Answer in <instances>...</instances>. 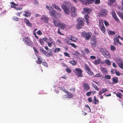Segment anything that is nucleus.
<instances>
[{
    "mask_svg": "<svg viewBox=\"0 0 123 123\" xmlns=\"http://www.w3.org/2000/svg\"><path fill=\"white\" fill-rule=\"evenodd\" d=\"M83 19L82 18H79L77 20V23L76 25V27L77 29H80L84 25Z\"/></svg>",
    "mask_w": 123,
    "mask_h": 123,
    "instance_id": "nucleus-1",
    "label": "nucleus"
},
{
    "mask_svg": "<svg viewBox=\"0 0 123 123\" xmlns=\"http://www.w3.org/2000/svg\"><path fill=\"white\" fill-rule=\"evenodd\" d=\"M108 11L105 9H102L100 11L98 15L99 17H105L108 14Z\"/></svg>",
    "mask_w": 123,
    "mask_h": 123,
    "instance_id": "nucleus-2",
    "label": "nucleus"
},
{
    "mask_svg": "<svg viewBox=\"0 0 123 123\" xmlns=\"http://www.w3.org/2000/svg\"><path fill=\"white\" fill-rule=\"evenodd\" d=\"M73 71L78 77H83V74L82 73L83 71L80 68H76L74 69Z\"/></svg>",
    "mask_w": 123,
    "mask_h": 123,
    "instance_id": "nucleus-3",
    "label": "nucleus"
},
{
    "mask_svg": "<svg viewBox=\"0 0 123 123\" xmlns=\"http://www.w3.org/2000/svg\"><path fill=\"white\" fill-rule=\"evenodd\" d=\"M116 62L119 67L121 69H123V62L122 61L120 57H117L115 59Z\"/></svg>",
    "mask_w": 123,
    "mask_h": 123,
    "instance_id": "nucleus-4",
    "label": "nucleus"
},
{
    "mask_svg": "<svg viewBox=\"0 0 123 123\" xmlns=\"http://www.w3.org/2000/svg\"><path fill=\"white\" fill-rule=\"evenodd\" d=\"M70 10L71 11V15L72 17H74L77 16V14L76 12L77 11V9L75 7H71Z\"/></svg>",
    "mask_w": 123,
    "mask_h": 123,
    "instance_id": "nucleus-5",
    "label": "nucleus"
},
{
    "mask_svg": "<svg viewBox=\"0 0 123 123\" xmlns=\"http://www.w3.org/2000/svg\"><path fill=\"white\" fill-rule=\"evenodd\" d=\"M81 35L82 36L85 38H90L92 34L90 32H87L84 31L82 32Z\"/></svg>",
    "mask_w": 123,
    "mask_h": 123,
    "instance_id": "nucleus-6",
    "label": "nucleus"
},
{
    "mask_svg": "<svg viewBox=\"0 0 123 123\" xmlns=\"http://www.w3.org/2000/svg\"><path fill=\"white\" fill-rule=\"evenodd\" d=\"M99 27L103 33H104L105 32V29L103 21L102 20H99Z\"/></svg>",
    "mask_w": 123,
    "mask_h": 123,
    "instance_id": "nucleus-7",
    "label": "nucleus"
},
{
    "mask_svg": "<svg viewBox=\"0 0 123 123\" xmlns=\"http://www.w3.org/2000/svg\"><path fill=\"white\" fill-rule=\"evenodd\" d=\"M100 51L105 57H108L109 53L105 49L101 48L100 49Z\"/></svg>",
    "mask_w": 123,
    "mask_h": 123,
    "instance_id": "nucleus-8",
    "label": "nucleus"
},
{
    "mask_svg": "<svg viewBox=\"0 0 123 123\" xmlns=\"http://www.w3.org/2000/svg\"><path fill=\"white\" fill-rule=\"evenodd\" d=\"M61 7L63 9L64 12L65 14L67 15H69L70 13V10L68 8L65 6L64 4L61 5Z\"/></svg>",
    "mask_w": 123,
    "mask_h": 123,
    "instance_id": "nucleus-9",
    "label": "nucleus"
},
{
    "mask_svg": "<svg viewBox=\"0 0 123 123\" xmlns=\"http://www.w3.org/2000/svg\"><path fill=\"white\" fill-rule=\"evenodd\" d=\"M92 11V9L88 7L84 8L83 9L82 13H86L89 14Z\"/></svg>",
    "mask_w": 123,
    "mask_h": 123,
    "instance_id": "nucleus-10",
    "label": "nucleus"
},
{
    "mask_svg": "<svg viewBox=\"0 0 123 123\" xmlns=\"http://www.w3.org/2000/svg\"><path fill=\"white\" fill-rule=\"evenodd\" d=\"M48 18L46 15H43L41 18V20L43 22L45 23H47L48 21Z\"/></svg>",
    "mask_w": 123,
    "mask_h": 123,
    "instance_id": "nucleus-11",
    "label": "nucleus"
},
{
    "mask_svg": "<svg viewBox=\"0 0 123 123\" xmlns=\"http://www.w3.org/2000/svg\"><path fill=\"white\" fill-rule=\"evenodd\" d=\"M23 40L25 44L28 46H31L32 44V42L30 39H23Z\"/></svg>",
    "mask_w": 123,
    "mask_h": 123,
    "instance_id": "nucleus-12",
    "label": "nucleus"
},
{
    "mask_svg": "<svg viewBox=\"0 0 123 123\" xmlns=\"http://www.w3.org/2000/svg\"><path fill=\"white\" fill-rule=\"evenodd\" d=\"M45 41L47 43L48 46L51 47L52 46V44H55L53 40L52 39H45Z\"/></svg>",
    "mask_w": 123,
    "mask_h": 123,
    "instance_id": "nucleus-13",
    "label": "nucleus"
},
{
    "mask_svg": "<svg viewBox=\"0 0 123 123\" xmlns=\"http://www.w3.org/2000/svg\"><path fill=\"white\" fill-rule=\"evenodd\" d=\"M53 23L54 25L56 27H59V25L61 22V21L58 19H54Z\"/></svg>",
    "mask_w": 123,
    "mask_h": 123,
    "instance_id": "nucleus-14",
    "label": "nucleus"
},
{
    "mask_svg": "<svg viewBox=\"0 0 123 123\" xmlns=\"http://www.w3.org/2000/svg\"><path fill=\"white\" fill-rule=\"evenodd\" d=\"M90 43L92 47L95 48L96 47L97 44L96 39H91Z\"/></svg>",
    "mask_w": 123,
    "mask_h": 123,
    "instance_id": "nucleus-15",
    "label": "nucleus"
},
{
    "mask_svg": "<svg viewBox=\"0 0 123 123\" xmlns=\"http://www.w3.org/2000/svg\"><path fill=\"white\" fill-rule=\"evenodd\" d=\"M51 7L52 8V10L49 11V13L51 16L55 17L56 15V12L51 6Z\"/></svg>",
    "mask_w": 123,
    "mask_h": 123,
    "instance_id": "nucleus-16",
    "label": "nucleus"
},
{
    "mask_svg": "<svg viewBox=\"0 0 123 123\" xmlns=\"http://www.w3.org/2000/svg\"><path fill=\"white\" fill-rule=\"evenodd\" d=\"M48 52L46 51L44 54L46 56L49 57L52 55L53 53L51 49H49L48 50Z\"/></svg>",
    "mask_w": 123,
    "mask_h": 123,
    "instance_id": "nucleus-17",
    "label": "nucleus"
},
{
    "mask_svg": "<svg viewBox=\"0 0 123 123\" xmlns=\"http://www.w3.org/2000/svg\"><path fill=\"white\" fill-rule=\"evenodd\" d=\"M52 6L53 8L56 9L59 11L61 12L62 9L58 5H56L55 3L52 4Z\"/></svg>",
    "mask_w": 123,
    "mask_h": 123,
    "instance_id": "nucleus-18",
    "label": "nucleus"
},
{
    "mask_svg": "<svg viewBox=\"0 0 123 123\" xmlns=\"http://www.w3.org/2000/svg\"><path fill=\"white\" fill-rule=\"evenodd\" d=\"M83 87L84 90L86 91H87L90 89L89 85L87 83H84L83 84Z\"/></svg>",
    "mask_w": 123,
    "mask_h": 123,
    "instance_id": "nucleus-19",
    "label": "nucleus"
},
{
    "mask_svg": "<svg viewBox=\"0 0 123 123\" xmlns=\"http://www.w3.org/2000/svg\"><path fill=\"white\" fill-rule=\"evenodd\" d=\"M94 63L96 65H98L99 64H104L105 62L103 61H100V59H99L97 60H96L94 61Z\"/></svg>",
    "mask_w": 123,
    "mask_h": 123,
    "instance_id": "nucleus-20",
    "label": "nucleus"
},
{
    "mask_svg": "<svg viewBox=\"0 0 123 123\" xmlns=\"http://www.w3.org/2000/svg\"><path fill=\"white\" fill-rule=\"evenodd\" d=\"M43 61V58L40 56H38L37 57V60L36 62L38 64H41Z\"/></svg>",
    "mask_w": 123,
    "mask_h": 123,
    "instance_id": "nucleus-21",
    "label": "nucleus"
},
{
    "mask_svg": "<svg viewBox=\"0 0 123 123\" xmlns=\"http://www.w3.org/2000/svg\"><path fill=\"white\" fill-rule=\"evenodd\" d=\"M61 29L64 30L65 28H66V25L63 23L61 22L59 25V27Z\"/></svg>",
    "mask_w": 123,
    "mask_h": 123,
    "instance_id": "nucleus-22",
    "label": "nucleus"
},
{
    "mask_svg": "<svg viewBox=\"0 0 123 123\" xmlns=\"http://www.w3.org/2000/svg\"><path fill=\"white\" fill-rule=\"evenodd\" d=\"M112 80L113 81L112 83L113 84L117 83L118 82V79L117 77H113L112 79Z\"/></svg>",
    "mask_w": 123,
    "mask_h": 123,
    "instance_id": "nucleus-23",
    "label": "nucleus"
},
{
    "mask_svg": "<svg viewBox=\"0 0 123 123\" xmlns=\"http://www.w3.org/2000/svg\"><path fill=\"white\" fill-rule=\"evenodd\" d=\"M101 69L102 73L104 74H107L108 71L106 69L103 67H101Z\"/></svg>",
    "mask_w": 123,
    "mask_h": 123,
    "instance_id": "nucleus-24",
    "label": "nucleus"
},
{
    "mask_svg": "<svg viewBox=\"0 0 123 123\" xmlns=\"http://www.w3.org/2000/svg\"><path fill=\"white\" fill-rule=\"evenodd\" d=\"M108 91V90H107L106 88H103L100 91L98 94L100 95Z\"/></svg>",
    "mask_w": 123,
    "mask_h": 123,
    "instance_id": "nucleus-25",
    "label": "nucleus"
},
{
    "mask_svg": "<svg viewBox=\"0 0 123 123\" xmlns=\"http://www.w3.org/2000/svg\"><path fill=\"white\" fill-rule=\"evenodd\" d=\"M25 13L24 14V16L25 17H29L31 15V13L29 12L28 11H27L24 12Z\"/></svg>",
    "mask_w": 123,
    "mask_h": 123,
    "instance_id": "nucleus-26",
    "label": "nucleus"
},
{
    "mask_svg": "<svg viewBox=\"0 0 123 123\" xmlns=\"http://www.w3.org/2000/svg\"><path fill=\"white\" fill-rule=\"evenodd\" d=\"M117 13L120 18L123 19V12L120 11H118Z\"/></svg>",
    "mask_w": 123,
    "mask_h": 123,
    "instance_id": "nucleus-27",
    "label": "nucleus"
},
{
    "mask_svg": "<svg viewBox=\"0 0 123 123\" xmlns=\"http://www.w3.org/2000/svg\"><path fill=\"white\" fill-rule=\"evenodd\" d=\"M94 99L92 101L93 102L95 105L99 103V101L98 99H97L95 96L94 97Z\"/></svg>",
    "mask_w": 123,
    "mask_h": 123,
    "instance_id": "nucleus-28",
    "label": "nucleus"
},
{
    "mask_svg": "<svg viewBox=\"0 0 123 123\" xmlns=\"http://www.w3.org/2000/svg\"><path fill=\"white\" fill-rule=\"evenodd\" d=\"M94 2L92 0H86V1H83V2H85V4H90Z\"/></svg>",
    "mask_w": 123,
    "mask_h": 123,
    "instance_id": "nucleus-29",
    "label": "nucleus"
},
{
    "mask_svg": "<svg viewBox=\"0 0 123 123\" xmlns=\"http://www.w3.org/2000/svg\"><path fill=\"white\" fill-rule=\"evenodd\" d=\"M64 5V4H64L65 6L66 7H69L71 6V4L68 1H65V2Z\"/></svg>",
    "mask_w": 123,
    "mask_h": 123,
    "instance_id": "nucleus-30",
    "label": "nucleus"
},
{
    "mask_svg": "<svg viewBox=\"0 0 123 123\" xmlns=\"http://www.w3.org/2000/svg\"><path fill=\"white\" fill-rule=\"evenodd\" d=\"M11 6L12 8H16V6H18L16 4H15L14 2H11Z\"/></svg>",
    "mask_w": 123,
    "mask_h": 123,
    "instance_id": "nucleus-31",
    "label": "nucleus"
},
{
    "mask_svg": "<svg viewBox=\"0 0 123 123\" xmlns=\"http://www.w3.org/2000/svg\"><path fill=\"white\" fill-rule=\"evenodd\" d=\"M116 94L117 96L120 99L122 98V94L120 92H117Z\"/></svg>",
    "mask_w": 123,
    "mask_h": 123,
    "instance_id": "nucleus-32",
    "label": "nucleus"
},
{
    "mask_svg": "<svg viewBox=\"0 0 123 123\" xmlns=\"http://www.w3.org/2000/svg\"><path fill=\"white\" fill-rule=\"evenodd\" d=\"M69 63L71 64L73 66H75L77 63V62L75 60L70 61H69Z\"/></svg>",
    "mask_w": 123,
    "mask_h": 123,
    "instance_id": "nucleus-33",
    "label": "nucleus"
},
{
    "mask_svg": "<svg viewBox=\"0 0 123 123\" xmlns=\"http://www.w3.org/2000/svg\"><path fill=\"white\" fill-rule=\"evenodd\" d=\"M119 39H114L113 44L115 45H117L118 44Z\"/></svg>",
    "mask_w": 123,
    "mask_h": 123,
    "instance_id": "nucleus-34",
    "label": "nucleus"
},
{
    "mask_svg": "<svg viewBox=\"0 0 123 123\" xmlns=\"http://www.w3.org/2000/svg\"><path fill=\"white\" fill-rule=\"evenodd\" d=\"M88 14H87L85 15L84 17L86 20L87 23L88 24L89 23L88 18H89V16L88 15Z\"/></svg>",
    "mask_w": 123,
    "mask_h": 123,
    "instance_id": "nucleus-35",
    "label": "nucleus"
},
{
    "mask_svg": "<svg viewBox=\"0 0 123 123\" xmlns=\"http://www.w3.org/2000/svg\"><path fill=\"white\" fill-rule=\"evenodd\" d=\"M115 0H109L108 2V5L110 6L111 5V4L115 2Z\"/></svg>",
    "mask_w": 123,
    "mask_h": 123,
    "instance_id": "nucleus-36",
    "label": "nucleus"
},
{
    "mask_svg": "<svg viewBox=\"0 0 123 123\" xmlns=\"http://www.w3.org/2000/svg\"><path fill=\"white\" fill-rule=\"evenodd\" d=\"M45 39H40L39 41L41 45H43L44 44V41H45Z\"/></svg>",
    "mask_w": 123,
    "mask_h": 123,
    "instance_id": "nucleus-37",
    "label": "nucleus"
},
{
    "mask_svg": "<svg viewBox=\"0 0 123 123\" xmlns=\"http://www.w3.org/2000/svg\"><path fill=\"white\" fill-rule=\"evenodd\" d=\"M108 34L110 35H114L115 33L114 31H109L108 32Z\"/></svg>",
    "mask_w": 123,
    "mask_h": 123,
    "instance_id": "nucleus-38",
    "label": "nucleus"
},
{
    "mask_svg": "<svg viewBox=\"0 0 123 123\" xmlns=\"http://www.w3.org/2000/svg\"><path fill=\"white\" fill-rule=\"evenodd\" d=\"M75 55L76 56H81V55L80 53L77 51H76L75 52Z\"/></svg>",
    "mask_w": 123,
    "mask_h": 123,
    "instance_id": "nucleus-39",
    "label": "nucleus"
},
{
    "mask_svg": "<svg viewBox=\"0 0 123 123\" xmlns=\"http://www.w3.org/2000/svg\"><path fill=\"white\" fill-rule=\"evenodd\" d=\"M84 52L86 54H89L90 53V51L88 49V48H86L84 50Z\"/></svg>",
    "mask_w": 123,
    "mask_h": 123,
    "instance_id": "nucleus-40",
    "label": "nucleus"
},
{
    "mask_svg": "<svg viewBox=\"0 0 123 123\" xmlns=\"http://www.w3.org/2000/svg\"><path fill=\"white\" fill-rule=\"evenodd\" d=\"M85 68L86 71H88L90 69V68H89L88 65L87 64H85Z\"/></svg>",
    "mask_w": 123,
    "mask_h": 123,
    "instance_id": "nucleus-41",
    "label": "nucleus"
},
{
    "mask_svg": "<svg viewBox=\"0 0 123 123\" xmlns=\"http://www.w3.org/2000/svg\"><path fill=\"white\" fill-rule=\"evenodd\" d=\"M61 51V49L59 48H56L54 50V53H56L59 52Z\"/></svg>",
    "mask_w": 123,
    "mask_h": 123,
    "instance_id": "nucleus-42",
    "label": "nucleus"
},
{
    "mask_svg": "<svg viewBox=\"0 0 123 123\" xmlns=\"http://www.w3.org/2000/svg\"><path fill=\"white\" fill-rule=\"evenodd\" d=\"M87 72L89 75H92L93 74V72L91 71V69H90L87 71Z\"/></svg>",
    "mask_w": 123,
    "mask_h": 123,
    "instance_id": "nucleus-43",
    "label": "nucleus"
},
{
    "mask_svg": "<svg viewBox=\"0 0 123 123\" xmlns=\"http://www.w3.org/2000/svg\"><path fill=\"white\" fill-rule=\"evenodd\" d=\"M92 85L96 90H99V88L96 85H94L93 83L92 84Z\"/></svg>",
    "mask_w": 123,
    "mask_h": 123,
    "instance_id": "nucleus-44",
    "label": "nucleus"
},
{
    "mask_svg": "<svg viewBox=\"0 0 123 123\" xmlns=\"http://www.w3.org/2000/svg\"><path fill=\"white\" fill-rule=\"evenodd\" d=\"M67 95H68L67 96H68V98H72L73 97V95L71 94L69 92H68V93H67Z\"/></svg>",
    "mask_w": 123,
    "mask_h": 123,
    "instance_id": "nucleus-45",
    "label": "nucleus"
},
{
    "mask_svg": "<svg viewBox=\"0 0 123 123\" xmlns=\"http://www.w3.org/2000/svg\"><path fill=\"white\" fill-rule=\"evenodd\" d=\"M105 63L108 65H110L111 64L109 60H106L105 61Z\"/></svg>",
    "mask_w": 123,
    "mask_h": 123,
    "instance_id": "nucleus-46",
    "label": "nucleus"
},
{
    "mask_svg": "<svg viewBox=\"0 0 123 123\" xmlns=\"http://www.w3.org/2000/svg\"><path fill=\"white\" fill-rule=\"evenodd\" d=\"M111 50L112 51L115 50L116 49L115 46L113 45H111L110 46Z\"/></svg>",
    "mask_w": 123,
    "mask_h": 123,
    "instance_id": "nucleus-47",
    "label": "nucleus"
},
{
    "mask_svg": "<svg viewBox=\"0 0 123 123\" xmlns=\"http://www.w3.org/2000/svg\"><path fill=\"white\" fill-rule=\"evenodd\" d=\"M66 71L68 73H70L71 72V70L69 68H67L66 69Z\"/></svg>",
    "mask_w": 123,
    "mask_h": 123,
    "instance_id": "nucleus-48",
    "label": "nucleus"
},
{
    "mask_svg": "<svg viewBox=\"0 0 123 123\" xmlns=\"http://www.w3.org/2000/svg\"><path fill=\"white\" fill-rule=\"evenodd\" d=\"M34 3L35 5L37 6H39V3L37 0H34Z\"/></svg>",
    "mask_w": 123,
    "mask_h": 123,
    "instance_id": "nucleus-49",
    "label": "nucleus"
},
{
    "mask_svg": "<svg viewBox=\"0 0 123 123\" xmlns=\"http://www.w3.org/2000/svg\"><path fill=\"white\" fill-rule=\"evenodd\" d=\"M121 38L120 36L118 34H116L114 38Z\"/></svg>",
    "mask_w": 123,
    "mask_h": 123,
    "instance_id": "nucleus-50",
    "label": "nucleus"
},
{
    "mask_svg": "<svg viewBox=\"0 0 123 123\" xmlns=\"http://www.w3.org/2000/svg\"><path fill=\"white\" fill-rule=\"evenodd\" d=\"M70 45H71L73 47L75 48H76L77 47V46L76 45L74 44L73 43H68Z\"/></svg>",
    "mask_w": 123,
    "mask_h": 123,
    "instance_id": "nucleus-51",
    "label": "nucleus"
},
{
    "mask_svg": "<svg viewBox=\"0 0 123 123\" xmlns=\"http://www.w3.org/2000/svg\"><path fill=\"white\" fill-rule=\"evenodd\" d=\"M40 50L42 51V53L43 54H44L46 52L45 50H44V49L42 47H40Z\"/></svg>",
    "mask_w": 123,
    "mask_h": 123,
    "instance_id": "nucleus-52",
    "label": "nucleus"
},
{
    "mask_svg": "<svg viewBox=\"0 0 123 123\" xmlns=\"http://www.w3.org/2000/svg\"><path fill=\"white\" fill-rule=\"evenodd\" d=\"M105 77L107 79H111V76L109 75H105Z\"/></svg>",
    "mask_w": 123,
    "mask_h": 123,
    "instance_id": "nucleus-53",
    "label": "nucleus"
},
{
    "mask_svg": "<svg viewBox=\"0 0 123 123\" xmlns=\"http://www.w3.org/2000/svg\"><path fill=\"white\" fill-rule=\"evenodd\" d=\"M112 16L114 18L117 16L115 12H112Z\"/></svg>",
    "mask_w": 123,
    "mask_h": 123,
    "instance_id": "nucleus-54",
    "label": "nucleus"
},
{
    "mask_svg": "<svg viewBox=\"0 0 123 123\" xmlns=\"http://www.w3.org/2000/svg\"><path fill=\"white\" fill-rule=\"evenodd\" d=\"M42 64L43 66L46 67H47L48 66V65L46 62H43L42 63Z\"/></svg>",
    "mask_w": 123,
    "mask_h": 123,
    "instance_id": "nucleus-55",
    "label": "nucleus"
},
{
    "mask_svg": "<svg viewBox=\"0 0 123 123\" xmlns=\"http://www.w3.org/2000/svg\"><path fill=\"white\" fill-rule=\"evenodd\" d=\"M64 54L65 56L68 57H70V55L68 53L65 52L64 53Z\"/></svg>",
    "mask_w": 123,
    "mask_h": 123,
    "instance_id": "nucleus-56",
    "label": "nucleus"
},
{
    "mask_svg": "<svg viewBox=\"0 0 123 123\" xmlns=\"http://www.w3.org/2000/svg\"><path fill=\"white\" fill-rule=\"evenodd\" d=\"M104 23L106 26H107L109 25V23L106 20L104 21Z\"/></svg>",
    "mask_w": 123,
    "mask_h": 123,
    "instance_id": "nucleus-57",
    "label": "nucleus"
},
{
    "mask_svg": "<svg viewBox=\"0 0 123 123\" xmlns=\"http://www.w3.org/2000/svg\"><path fill=\"white\" fill-rule=\"evenodd\" d=\"M85 107L86 108H87L89 109V112H91V108H90V107L88 105H86Z\"/></svg>",
    "mask_w": 123,
    "mask_h": 123,
    "instance_id": "nucleus-58",
    "label": "nucleus"
},
{
    "mask_svg": "<svg viewBox=\"0 0 123 123\" xmlns=\"http://www.w3.org/2000/svg\"><path fill=\"white\" fill-rule=\"evenodd\" d=\"M115 73L116 74V75H117L118 76H120V73L119 72L117 71H115Z\"/></svg>",
    "mask_w": 123,
    "mask_h": 123,
    "instance_id": "nucleus-59",
    "label": "nucleus"
},
{
    "mask_svg": "<svg viewBox=\"0 0 123 123\" xmlns=\"http://www.w3.org/2000/svg\"><path fill=\"white\" fill-rule=\"evenodd\" d=\"M91 94V91L89 92H87L86 94V96H89Z\"/></svg>",
    "mask_w": 123,
    "mask_h": 123,
    "instance_id": "nucleus-60",
    "label": "nucleus"
},
{
    "mask_svg": "<svg viewBox=\"0 0 123 123\" xmlns=\"http://www.w3.org/2000/svg\"><path fill=\"white\" fill-rule=\"evenodd\" d=\"M24 22L25 23H26V24H27L29 22V20L28 19L26 18H25L24 19Z\"/></svg>",
    "mask_w": 123,
    "mask_h": 123,
    "instance_id": "nucleus-61",
    "label": "nucleus"
},
{
    "mask_svg": "<svg viewBox=\"0 0 123 123\" xmlns=\"http://www.w3.org/2000/svg\"><path fill=\"white\" fill-rule=\"evenodd\" d=\"M37 34L39 35H41L42 34L41 31L40 30L37 31Z\"/></svg>",
    "mask_w": 123,
    "mask_h": 123,
    "instance_id": "nucleus-62",
    "label": "nucleus"
},
{
    "mask_svg": "<svg viewBox=\"0 0 123 123\" xmlns=\"http://www.w3.org/2000/svg\"><path fill=\"white\" fill-rule=\"evenodd\" d=\"M26 25L27 26L30 27H31L32 26V24L30 22H29Z\"/></svg>",
    "mask_w": 123,
    "mask_h": 123,
    "instance_id": "nucleus-63",
    "label": "nucleus"
},
{
    "mask_svg": "<svg viewBox=\"0 0 123 123\" xmlns=\"http://www.w3.org/2000/svg\"><path fill=\"white\" fill-rule=\"evenodd\" d=\"M100 3V0H96L95 1V3L96 4H98Z\"/></svg>",
    "mask_w": 123,
    "mask_h": 123,
    "instance_id": "nucleus-64",
    "label": "nucleus"
}]
</instances>
